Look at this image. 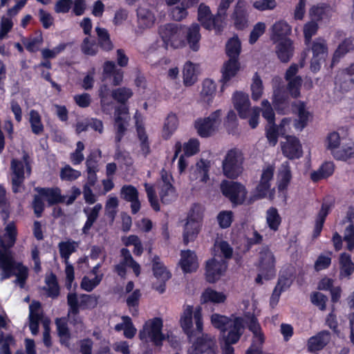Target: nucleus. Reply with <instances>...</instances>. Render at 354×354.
Returning <instances> with one entry per match:
<instances>
[{
	"label": "nucleus",
	"instance_id": "nucleus-1",
	"mask_svg": "<svg viewBox=\"0 0 354 354\" xmlns=\"http://www.w3.org/2000/svg\"><path fill=\"white\" fill-rule=\"evenodd\" d=\"M16 236L17 230L12 223L6 227V234L0 235V281L15 275V282L23 287L28 277V268L21 263L16 262L10 250L15 243Z\"/></svg>",
	"mask_w": 354,
	"mask_h": 354
},
{
	"label": "nucleus",
	"instance_id": "nucleus-2",
	"mask_svg": "<svg viewBox=\"0 0 354 354\" xmlns=\"http://www.w3.org/2000/svg\"><path fill=\"white\" fill-rule=\"evenodd\" d=\"M180 326L192 341L194 332L201 333L203 330L202 308L186 305L180 319Z\"/></svg>",
	"mask_w": 354,
	"mask_h": 354
},
{
	"label": "nucleus",
	"instance_id": "nucleus-3",
	"mask_svg": "<svg viewBox=\"0 0 354 354\" xmlns=\"http://www.w3.org/2000/svg\"><path fill=\"white\" fill-rule=\"evenodd\" d=\"M234 108L238 111L240 118H249V124L254 129L259 124L260 109L258 106L250 107V102L247 94L243 92H235L232 97Z\"/></svg>",
	"mask_w": 354,
	"mask_h": 354
},
{
	"label": "nucleus",
	"instance_id": "nucleus-4",
	"mask_svg": "<svg viewBox=\"0 0 354 354\" xmlns=\"http://www.w3.org/2000/svg\"><path fill=\"white\" fill-rule=\"evenodd\" d=\"M243 161L241 150L234 148L227 151L222 162L224 176L232 179L238 178L243 171Z\"/></svg>",
	"mask_w": 354,
	"mask_h": 354
},
{
	"label": "nucleus",
	"instance_id": "nucleus-5",
	"mask_svg": "<svg viewBox=\"0 0 354 354\" xmlns=\"http://www.w3.org/2000/svg\"><path fill=\"white\" fill-rule=\"evenodd\" d=\"M185 26L175 24H166L159 28V34L167 46L174 48L185 46Z\"/></svg>",
	"mask_w": 354,
	"mask_h": 354
},
{
	"label": "nucleus",
	"instance_id": "nucleus-6",
	"mask_svg": "<svg viewBox=\"0 0 354 354\" xmlns=\"http://www.w3.org/2000/svg\"><path fill=\"white\" fill-rule=\"evenodd\" d=\"M276 259L273 252L268 248L263 247L259 252L257 267L259 274L256 282L263 283V280H269L276 274Z\"/></svg>",
	"mask_w": 354,
	"mask_h": 354
},
{
	"label": "nucleus",
	"instance_id": "nucleus-7",
	"mask_svg": "<svg viewBox=\"0 0 354 354\" xmlns=\"http://www.w3.org/2000/svg\"><path fill=\"white\" fill-rule=\"evenodd\" d=\"M10 169L12 191L17 193L21 191L25 178L30 175L31 166L29 156L24 154L21 160L12 159Z\"/></svg>",
	"mask_w": 354,
	"mask_h": 354
},
{
	"label": "nucleus",
	"instance_id": "nucleus-8",
	"mask_svg": "<svg viewBox=\"0 0 354 354\" xmlns=\"http://www.w3.org/2000/svg\"><path fill=\"white\" fill-rule=\"evenodd\" d=\"M222 111L218 109L209 116L199 118L194 122V128L202 138H209L218 132L221 124Z\"/></svg>",
	"mask_w": 354,
	"mask_h": 354
},
{
	"label": "nucleus",
	"instance_id": "nucleus-9",
	"mask_svg": "<svg viewBox=\"0 0 354 354\" xmlns=\"http://www.w3.org/2000/svg\"><path fill=\"white\" fill-rule=\"evenodd\" d=\"M221 190L223 194L227 197L234 205L250 204V199L254 198V194L248 198V191L245 187L237 182L223 180L221 183Z\"/></svg>",
	"mask_w": 354,
	"mask_h": 354
},
{
	"label": "nucleus",
	"instance_id": "nucleus-10",
	"mask_svg": "<svg viewBox=\"0 0 354 354\" xmlns=\"http://www.w3.org/2000/svg\"><path fill=\"white\" fill-rule=\"evenodd\" d=\"M203 218V209L198 205H194L189 211L184 225L183 241L188 243L193 241L199 232Z\"/></svg>",
	"mask_w": 354,
	"mask_h": 354
},
{
	"label": "nucleus",
	"instance_id": "nucleus-11",
	"mask_svg": "<svg viewBox=\"0 0 354 354\" xmlns=\"http://www.w3.org/2000/svg\"><path fill=\"white\" fill-rule=\"evenodd\" d=\"M245 319L241 317H233V319L227 329L221 333V339L224 342L223 353L225 354L227 348L232 349L231 344H236L243 335L245 330Z\"/></svg>",
	"mask_w": 354,
	"mask_h": 354
},
{
	"label": "nucleus",
	"instance_id": "nucleus-12",
	"mask_svg": "<svg viewBox=\"0 0 354 354\" xmlns=\"http://www.w3.org/2000/svg\"><path fill=\"white\" fill-rule=\"evenodd\" d=\"M162 328V321L160 318L149 319L145 324L139 333V337L143 342L150 341L156 346L161 345L165 339L161 332Z\"/></svg>",
	"mask_w": 354,
	"mask_h": 354
},
{
	"label": "nucleus",
	"instance_id": "nucleus-13",
	"mask_svg": "<svg viewBox=\"0 0 354 354\" xmlns=\"http://www.w3.org/2000/svg\"><path fill=\"white\" fill-rule=\"evenodd\" d=\"M155 9L148 6H141L137 9V27L136 32L142 34L145 30L151 28L156 23Z\"/></svg>",
	"mask_w": 354,
	"mask_h": 354
},
{
	"label": "nucleus",
	"instance_id": "nucleus-14",
	"mask_svg": "<svg viewBox=\"0 0 354 354\" xmlns=\"http://www.w3.org/2000/svg\"><path fill=\"white\" fill-rule=\"evenodd\" d=\"M210 161L201 159L189 169V178L192 185L201 186L209 180Z\"/></svg>",
	"mask_w": 354,
	"mask_h": 354
},
{
	"label": "nucleus",
	"instance_id": "nucleus-15",
	"mask_svg": "<svg viewBox=\"0 0 354 354\" xmlns=\"http://www.w3.org/2000/svg\"><path fill=\"white\" fill-rule=\"evenodd\" d=\"M311 71L316 72L325 62L328 56V47L326 41L318 38L311 43Z\"/></svg>",
	"mask_w": 354,
	"mask_h": 354
},
{
	"label": "nucleus",
	"instance_id": "nucleus-16",
	"mask_svg": "<svg viewBox=\"0 0 354 354\" xmlns=\"http://www.w3.org/2000/svg\"><path fill=\"white\" fill-rule=\"evenodd\" d=\"M217 354L216 339L207 334H203L189 348L187 354Z\"/></svg>",
	"mask_w": 354,
	"mask_h": 354
},
{
	"label": "nucleus",
	"instance_id": "nucleus-17",
	"mask_svg": "<svg viewBox=\"0 0 354 354\" xmlns=\"http://www.w3.org/2000/svg\"><path fill=\"white\" fill-rule=\"evenodd\" d=\"M274 171V167L270 165L263 168L259 183L254 191V198L250 199L249 203H253L254 201L265 198L267 196L270 189Z\"/></svg>",
	"mask_w": 354,
	"mask_h": 354
},
{
	"label": "nucleus",
	"instance_id": "nucleus-18",
	"mask_svg": "<svg viewBox=\"0 0 354 354\" xmlns=\"http://www.w3.org/2000/svg\"><path fill=\"white\" fill-rule=\"evenodd\" d=\"M172 177L166 172L162 171L161 179L158 183L159 196L163 203H169L176 198V194L171 184Z\"/></svg>",
	"mask_w": 354,
	"mask_h": 354
},
{
	"label": "nucleus",
	"instance_id": "nucleus-19",
	"mask_svg": "<svg viewBox=\"0 0 354 354\" xmlns=\"http://www.w3.org/2000/svg\"><path fill=\"white\" fill-rule=\"evenodd\" d=\"M281 79L279 77L272 78L273 94L272 102L274 109L281 113H286L288 109V98L279 86Z\"/></svg>",
	"mask_w": 354,
	"mask_h": 354
},
{
	"label": "nucleus",
	"instance_id": "nucleus-20",
	"mask_svg": "<svg viewBox=\"0 0 354 354\" xmlns=\"http://www.w3.org/2000/svg\"><path fill=\"white\" fill-rule=\"evenodd\" d=\"M227 263L225 259L214 257L206 264V279L209 283L217 281L225 272Z\"/></svg>",
	"mask_w": 354,
	"mask_h": 354
},
{
	"label": "nucleus",
	"instance_id": "nucleus-21",
	"mask_svg": "<svg viewBox=\"0 0 354 354\" xmlns=\"http://www.w3.org/2000/svg\"><path fill=\"white\" fill-rule=\"evenodd\" d=\"M122 259L120 262L115 266V271L122 277H124L127 274L126 267L131 268L136 276L140 274V266L133 259L129 250L122 248L121 250Z\"/></svg>",
	"mask_w": 354,
	"mask_h": 354
},
{
	"label": "nucleus",
	"instance_id": "nucleus-22",
	"mask_svg": "<svg viewBox=\"0 0 354 354\" xmlns=\"http://www.w3.org/2000/svg\"><path fill=\"white\" fill-rule=\"evenodd\" d=\"M130 117L128 109L124 106H120L115 111L114 120L116 129V140L120 141L124 135L129 124Z\"/></svg>",
	"mask_w": 354,
	"mask_h": 354
},
{
	"label": "nucleus",
	"instance_id": "nucleus-23",
	"mask_svg": "<svg viewBox=\"0 0 354 354\" xmlns=\"http://www.w3.org/2000/svg\"><path fill=\"white\" fill-rule=\"evenodd\" d=\"M330 17V10L324 5L311 8V36L316 33L319 26Z\"/></svg>",
	"mask_w": 354,
	"mask_h": 354
},
{
	"label": "nucleus",
	"instance_id": "nucleus-24",
	"mask_svg": "<svg viewBox=\"0 0 354 354\" xmlns=\"http://www.w3.org/2000/svg\"><path fill=\"white\" fill-rule=\"evenodd\" d=\"M281 145L283 155L290 159L299 158L302 156L301 145L294 136L286 137V141L282 142Z\"/></svg>",
	"mask_w": 354,
	"mask_h": 354
},
{
	"label": "nucleus",
	"instance_id": "nucleus-25",
	"mask_svg": "<svg viewBox=\"0 0 354 354\" xmlns=\"http://www.w3.org/2000/svg\"><path fill=\"white\" fill-rule=\"evenodd\" d=\"M232 17L234 24L237 29L242 30L248 26V13L245 1H237Z\"/></svg>",
	"mask_w": 354,
	"mask_h": 354
},
{
	"label": "nucleus",
	"instance_id": "nucleus-26",
	"mask_svg": "<svg viewBox=\"0 0 354 354\" xmlns=\"http://www.w3.org/2000/svg\"><path fill=\"white\" fill-rule=\"evenodd\" d=\"M152 269L154 277L160 281V284L155 288L162 293L165 291V282L170 278V273L157 257L153 259Z\"/></svg>",
	"mask_w": 354,
	"mask_h": 354
},
{
	"label": "nucleus",
	"instance_id": "nucleus-27",
	"mask_svg": "<svg viewBox=\"0 0 354 354\" xmlns=\"http://www.w3.org/2000/svg\"><path fill=\"white\" fill-rule=\"evenodd\" d=\"M44 319L40 303L33 301L29 306V328L33 335L38 333L39 323Z\"/></svg>",
	"mask_w": 354,
	"mask_h": 354
},
{
	"label": "nucleus",
	"instance_id": "nucleus-28",
	"mask_svg": "<svg viewBox=\"0 0 354 354\" xmlns=\"http://www.w3.org/2000/svg\"><path fill=\"white\" fill-rule=\"evenodd\" d=\"M121 197L131 203V209L133 214H136L140 209V202L138 199V189L131 185L122 186L120 190Z\"/></svg>",
	"mask_w": 354,
	"mask_h": 354
},
{
	"label": "nucleus",
	"instance_id": "nucleus-29",
	"mask_svg": "<svg viewBox=\"0 0 354 354\" xmlns=\"http://www.w3.org/2000/svg\"><path fill=\"white\" fill-rule=\"evenodd\" d=\"M290 119L284 118L279 127H276L274 123L269 124L266 134L268 140L272 145H276L279 135L283 136L290 129Z\"/></svg>",
	"mask_w": 354,
	"mask_h": 354
},
{
	"label": "nucleus",
	"instance_id": "nucleus-30",
	"mask_svg": "<svg viewBox=\"0 0 354 354\" xmlns=\"http://www.w3.org/2000/svg\"><path fill=\"white\" fill-rule=\"evenodd\" d=\"M219 18L214 17L210 8L205 3H201L198 8V20L206 29L211 30L215 27L216 21Z\"/></svg>",
	"mask_w": 354,
	"mask_h": 354
},
{
	"label": "nucleus",
	"instance_id": "nucleus-31",
	"mask_svg": "<svg viewBox=\"0 0 354 354\" xmlns=\"http://www.w3.org/2000/svg\"><path fill=\"white\" fill-rule=\"evenodd\" d=\"M270 38L272 41L282 39H288V36L290 35L291 26L283 20L276 21L271 27Z\"/></svg>",
	"mask_w": 354,
	"mask_h": 354
},
{
	"label": "nucleus",
	"instance_id": "nucleus-32",
	"mask_svg": "<svg viewBox=\"0 0 354 354\" xmlns=\"http://www.w3.org/2000/svg\"><path fill=\"white\" fill-rule=\"evenodd\" d=\"M186 43L193 51H198L200 48V40L201 35L200 34V26L197 24H192L188 27H185Z\"/></svg>",
	"mask_w": 354,
	"mask_h": 354
},
{
	"label": "nucleus",
	"instance_id": "nucleus-33",
	"mask_svg": "<svg viewBox=\"0 0 354 354\" xmlns=\"http://www.w3.org/2000/svg\"><path fill=\"white\" fill-rule=\"evenodd\" d=\"M180 265L185 272L196 271L198 262L195 252L189 250L182 251Z\"/></svg>",
	"mask_w": 354,
	"mask_h": 354
},
{
	"label": "nucleus",
	"instance_id": "nucleus-34",
	"mask_svg": "<svg viewBox=\"0 0 354 354\" xmlns=\"http://www.w3.org/2000/svg\"><path fill=\"white\" fill-rule=\"evenodd\" d=\"M273 43L276 45V53L279 59L283 62H288L293 54L292 41L288 39L274 41Z\"/></svg>",
	"mask_w": 354,
	"mask_h": 354
},
{
	"label": "nucleus",
	"instance_id": "nucleus-35",
	"mask_svg": "<svg viewBox=\"0 0 354 354\" xmlns=\"http://www.w3.org/2000/svg\"><path fill=\"white\" fill-rule=\"evenodd\" d=\"M241 68L239 59L231 58L226 61L222 68V81L226 84L234 77Z\"/></svg>",
	"mask_w": 354,
	"mask_h": 354
},
{
	"label": "nucleus",
	"instance_id": "nucleus-36",
	"mask_svg": "<svg viewBox=\"0 0 354 354\" xmlns=\"http://www.w3.org/2000/svg\"><path fill=\"white\" fill-rule=\"evenodd\" d=\"M216 91V83L209 79L205 80L202 84L200 93V99L202 102L210 105L215 97Z\"/></svg>",
	"mask_w": 354,
	"mask_h": 354
},
{
	"label": "nucleus",
	"instance_id": "nucleus-37",
	"mask_svg": "<svg viewBox=\"0 0 354 354\" xmlns=\"http://www.w3.org/2000/svg\"><path fill=\"white\" fill-rule=\"evenodd\" d=\"M227 299V295L223 292L216 291L212 288L205 289L201 297L202 304L213 303L214 304H223Z\"/></svg>",
	"mask_w": 354,
	"mask_h": 354
},
{
	"label": "nucleus",
	"instance_id": "nucleus-38",
	"mask_svg": "<svg viewBox=\"0 0 354 354\" xmlns=\"http://www.w3.org/2000/svg\"><path fill=\"white\" fill-rule=\"evenodd\" d=\"M198 65L188 61L183 69V83L187 86L193 85L197 80Z\"/></svg>",
	"mask_w": 354,
	"mask_h": 354
},
{
	"label": "nucleus",
	"instance_id": "nucleus-39",
	"mask_svg": "<svg viewBox=\"0 0 354 354\" xmlns=\"http://www.w3.org/2000/svg\"><path fill=\"white\" fill-rule=\"evenodd\" d=\"M336 160L346 161L354 158V142L344 141L333 156Z\"/></svg>",
	"mask_w": 354,
	"mask_h": 354
},
{
	"label": "nucleus",
	"instance_id": "nucleus-40",
	"mask_svg": "<svg viewBox=\"0 0 354 354\" xmlns=\"http://www.w3.org/2000/svg\"><path fill=\"white\" fill-rule=\"evenodd\" d=\"M232 248L224 241H216L213 248V255L218 259H229L232 257Z\"/></svg>",
	"mask_w": 354,
	"mask_h": 354
},
{
	"label": "nucleus",
	"instance_id": "nucleus-41",
	"mask_svg": "<svg viewBox=\"0 0 354 354\" xmlns=\"http://www.w3.org/2000/svg\"><path fill=\"white\" fill-rule=\"evenodd\" d=\"M178 126V119L175 113H170L167 116L162 129V137L169 138L176 131Z\"/></svg>",
	"mask_w": 354,
	"mask_h": 354
},
{
	"label": "nucleus",
	"instance_id": "nucleus-42",
	"mask_svg": "<svg viewBox=\"0 0 354 354\" xmlns=\"http://www.w3.org/2000/svg\"><path fill=\"white\" fill-rule=\"evenodd\" d=\"M37 191L38 194L41 196L44 200L47 201L49 205L60 203L61 201H65L62 200V196L60 194V190L56 189H46V188H37Z\"/></svg>",
	"mask_w": 354,
	"mask_h": 354
},
{
	"label": "nucleus",
	"instance_id": "nucleus-43",
	"mask_svg": "<svg viewBox=\"0 0 354 354\" xmlns=\"http://www.w3.org/2000/svg\"><path fill=\"white\" fill-rule=\"evenodd\" d=\"M266 220L268 227L276 232L281 223V217L279 215L278 210L275 207H270L266 212Z\"/></svg>",
	"mask_w": 354,
	"mask_h": 354
},
{
	"label": "nucleus",
	"instance_id": "nucleus-44",
	"mask_svg": "<svg viewBox=\"0 0 354 354\" xmlns=\"http://www.w3.org/2000/svg\"><path fill=\"white\" fill-rule=\"evenodd\" d=\"M172 6L169 10V16L172 19L177 21L185 19L188 15L187 10L191 8L189 6L185 5L183 0Z\"/></svg>",
	"mask_w": 354,
	"mask_h": 354
},
{
	"label": "nucleus",
	"instance_id": "nucleus-45",
	"mask_svg": "<svg viewBox=\"0 0 354 354\" xmlns=\"http://www.w3.org/2000/svg\"><path fill=\"white\" fill-rule=\"evenodd\" d=\"M110 90L107 85L103 84L99 90L101 108L104 113L111 114L113 109V103L109 99Z\"/></svg>",
	"mask_w": 354,
	"mask_h": 354
},
{
	"label": "nucleus",
	"instance_id": "nucleus-46",
	"mask_svg": "<svg viewBox=\"0 0 354 354\" xmlns=\"http://www.w3.org/2000/svg\"><path fill=\"white\" fill-rule=\"evenodd\" d=\"M28 121L31 131L36 135H40L44 130L40 114L35 110H31L28 114Z\"/></svg>",
	"mask_w": 354,
	"mask_h": 354
},
{
	"label": "nucleus",
	"instance_id": "nucleus-47",
	"mask_svg": "<svg viewBox=\"0 0 354 354\" xmlns=\"http://www.w3.org/2000/svg\"><path fill=\"white\" fill-rule=\"evenodd\" d=\"M291 178L290 171L288 162L283 163L279 169L278 174V189L280 191L284 190Z\"/></svg>",
	"mask_w": 354,
	"mask_h": 354
},
{
	"label": "nucleus",
	"instance_id": "nucleus-48",
	"mask_svg": "<svg viewBox=\"0 0 354 354\" xmlns=\"http://www.w3.org/2000/svg\"><path fill=\"white\" fill-rule=\"evenodd\" d=\"M329 212V205L324 203L322 205L321 209L319 211V213L316 217L315 227L313 230V237L317 238L319 236L320 232L322 230L324 223L325 221L326 217L327 216Z\"/></svg>",
	"mask_w": 354,
	"mask_h": 354
},
{
	"label": "nucleus",
	"instance_id": "nucleus-49",
	"mask_svg": "<svg viewBox=\"0 0 354 354\" xmlns=\"http://www.w3.org/2000/svg\"><path fill=\"white\" fill-rule=\"evenodd\" d=\"M250 90L252 98L254 101H258L263 94V81L257 73H255L252 79Z\"/></svg>",
	"mask_w": 354,
	"mask_h": 354
},
{
	"label": "nucleus",
	"instance_id": "nucleus-50",
	"mask_svg": "<svg viewBox=\"0 0 354 354\" xmlns=\"http://www.w3.org/2000/svg\"><path fill=\"white\" fill-rule=\"evenodd\" d=\"M333 163L332 162H325L317 171L311 173V180L317 181L320 179L328 178L333 174Z\"/></svg>",
	"mask_w": 354,
	"mask_h": 354
},
{
	"label": "nucleus",
	"instance_id": "nucleus-51",
	"mask_svg": "<svg viewBox=\"0 0 354 354\" xmlns=\"http://www.w3.org/2000/svg\"><path fill=\"white\" fill-rule=\"evenodd\" d=\"M241 50V41L237 37L230 39L226 44V53L230 59H239V55Z\"/></svg>",
	"mask_w": 354,
	"mask_h": 354
},
{
	"label": "nucleus",
	"instance_id": "nucleus-52",
	"mask_svg": "<svg viewBox=\"0 0 354 354\" xmlns=\"http://www.w3.org/2000/svg\"><path fill=\"white\" fill-rule=\"evenodd\" d=\"M233 317L229 318L220 314L214 313L210 316L212 325L221 330V333L225 330L227 327L230 324Z\"/></svg>",
	"mask_w": 354,
	"mask_h": 354
},
{
	"label": "nucleus",
	"instance_id": "nucleus-53",
	"mask_svg": "<svg viewBox=\"0 0 354 354\" xmlns=\"http://www.w3.org/2000/svg\"><path fill=\"white\" fill-rule=\"evenodd\" d=\"M344 140L341 139L338 133L333 131L330 133L326 138V148L334 156L336 151H338Z\"/></svg>",
	"mask_w": 354,
	"mask_h": 354
},
{
	"label": "nucleus",
	"instance_id": "nucleus-54",
	"mask_svg": "<svg viewBox=\"0 0 354 354\" xmlns=\"http://www.w3.org/2000/svg\"><path fill=\"white\" fill-rule=\"evenodd\" d=\"M329 340L330 334L326 331L321 332L317 335L311 337V351L322 349Z\"/></svg>",
	"mask_w": 354,
	"mask_h": 354
},
{
	"label": "nucleus",
	"instance_id": "nucleus-55",
	"mask_svg": "<svg viewBox=\"0 0 354 354\" xmlns=\"http://www.w3.org/2000/svg\"><path fill=\"white\" fill-rule=\"evenodd\" d=\"M140 297L141 293L139 289L134 290L126 297L127 305L129 307L130 313L133 315H136L138 314V306Z\"/></svg>",
	"mask_w": 354,
	"mask_h": 354
},
{
	"label": "nucleus",
	"instance_id": "nucleus-56",
	"mask_svg": "<svg viewBox=\"0 0 354 354\" xmlns=\"http://www.w3.org/2000/svg\"><path fill=\"white\" fill-rule=\"evenodd\" d=\"M77 245V243L73 241H62L59 243V253L64 259V263L68 261L69 257L75 251Z\"/></svg>",
	"mask_w": 354,
	"mask_h": 354
},
{
	"label": "nucleus",
	"instance_id": "nucleus-57",
	"mask_svg": "<svg viewBox=\"0 0 354 354\" xmlns=\"http://www.w3.org/2000/svg\"><path fill=\"white\" fill-rule=\"evenodd\" d=\"M340 276L348 277L354 270V264L351 261V256L346 253H343L340 256Z\"/></svg>",
	"mask_w": 354,
	"mask_h": 354
},
{
	"label": "nucleus",
	"instance_id": "nucleus-58",
	"mask_svg": "<svg viewBox=\"0 0 354 354\" xmlns=\"http://www.w3.org/2000/svg\"><path fill=\"white\" fill-rule=\"evenodd\" d=\"M95 31L98 36L99 43L102 49L105 50H111L113 49V46L111 43L109 33L104 28L96 27Z\"/></svg>",
	"mask_w": 354,
	"mask_h": 354
},
{
	"label": "nucleus",
	"instance_id": "nucleus-59",
	"mask_svg": "<svg viewBox=\"0 0 354 354\" xmlns=\"http://www.w3.org/2000/svg\"><path fill=\"white\" fill-rule=\"evenodd\" d=\"M299 120L295 121L294 127L296 130L301 131L308 124V113L305 111L304 104L300 103L298 106Z\"/></svg>",
	"mask_w": 354,
	"mask_h": 354
},
{
	"label": "nucleus",
	"instance_id": "nucleus-60",
	"mask_svg": "<svg viewBox=\"0 0 354 354\" xmlns=\"http://www.w3.org/2000/svg\"><path fill=\"white\" fill-rule=\"evenodd\" d=\"M102 280V275H98L97 277L90 278L88 276H85L82 278L81 281V288L86 292H91L95 287H97Z\"/></svg>",
	"mask_w": 354,
	"mask_h": 354
},
{
	"label": "nucleus",
	"instance_id": "nucleus-61",
	"mask_svg": "<svg viewBox=\"0 0 354 354\" xmlns=\"http://www.w3.org/2000/svg\"><path fill=\"white\" fill-rule=\"evenodd\" d=\"M118 205L119 201L118 197L113 195H109L108 196L105 204V212L106 214L112 219L114 218L117 213Z\"/></svg>",
	"mask_w": 354,
	"mask_h": 354
},
{
	"label": "nucleus",
	"instance_id": "nucleus-62",
	"mask_svg": "<svg viewBox=\"0 0 354 354\" xmlns=\"http://www.w3.org/2000/svg\"><path fill=\"white\" fill-rule=\"evenodd\" d=\"M352 48L353 45L351 41L349 39H345L339 45L338 48L334 53L332 59V64H335L336 62H337L340 57L348 52Z\"/></svg>",
	"mask_w": 354,
	"mask_h": 354
},
{
	"label": "nucleus",
	"instance_id": "nucleus-63",
	"mask_svg": "<svg viewBox=\"0 0 354 354\" xmlns=\"http://www.w3.org/2000/svg\"><path fill=\"white\" fill-rule=\"evenodd\" d=\"M81 49L84 54L93 56L97 53L98 46L95 39L86 37L82 41Z\"/></svg>",
	"mask_w": 354,
	"mask_h": 354
},
{
	"label": "nucleus",
	"instance_id": "nucleus-64",
	"mask_svg": "<svg viewBox=\"0 0 354 354\" xmlns=\"http://www.w3.org/2000/svg\"><path fill=\"white\" fill-rule=\"evenodd\" d=\"M233 218L234 214L230 210L221 211L217 216L218 223L223 229L227 228L231 225Z\"/></svg>",
	"mask_w": 354,
	"mask_h": 354
}]
</instances>
